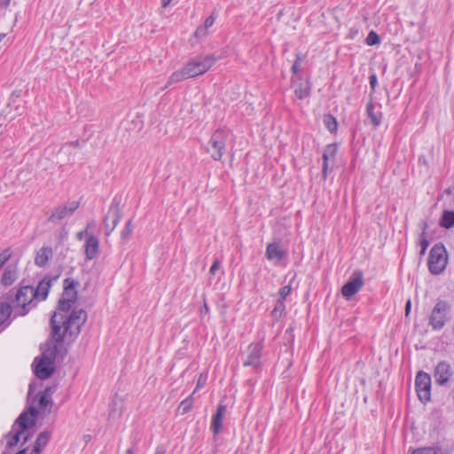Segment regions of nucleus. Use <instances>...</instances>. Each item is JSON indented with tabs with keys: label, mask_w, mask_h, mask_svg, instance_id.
Masks as SVG:
<instances>
[{
	"label": "nucleus",
	"mask_w": 454,
	"mask_h": 454,
	"mask_svg": "<svg viewBox=\"0 0 454 454\" xmlns=\"http://www.w3.org/2000/svg\"><path fill=\"white\" fill-rule=\"evenodd\" d=\"M324 123L330 132H334L337 129L336 119L331 114L325 115Z\"/></svg>",
	"instance_id": "nucleus-33"
},
{
	"label": "nucleus",
	"mask_w": 454,
	"mask_h": 454,
	"mask_svg": "<svg viewBox=\"0 0 454 454\" xmlns=\"http://www.w3.org/2000/svg\"><path fill=\"white\" fill-rule=\"evenodd\" d=\"M427 227H428L427 223L424 222L423 223V231L420 235V239H419V245L421 247V251H420L421 255H423L426 253V250L427 249V247L429 246V241L427 240V233H426Z\"/></svg>",
	"instance_id": "nucleus-31"
},
{
	"label": "nucleus",
	"mask_w": 454,
	"mask_h": 454,
	"mask_svg": "<svg viewBox=\"0 0 454 454\" xmlns=\"http://www.w3.org/2000/svg\"><path fill=\"white\" fill-rule=\"evenodd\" d=\"M364 286V274L361 270H355L348 282L342 286L341 294L343 297L349 300L353 295L359 292Z\"/></svg>",
	"instance_id": "nucleus-8"
},
{
	"label": "nucleus",
	"mask_w": 454,
	"mask_h": 454,
	"mask_svg": "<svg viewBox=\"0 0 454 454\" xmlns=\"http://www.w3.org/2000/svg\"><path fill=\"white\" fill-rule=\"evenodd\" d=\"M334 160L333 158H329L327 155L323 153V174L326 176L327 169L329 166V162H333Z\"/></svg>",
	"instance_id": "nucleus-41"
},
{
	"label": "nucleus",
	"mask_w": 454,
	"mask_h": 454,
	"mask_svg": "<svg viewBox=\"0 0 454 454\" xmlns=\"http://www.w3.org/2000/svg\"><path fill=\"white\" fill-rule=\"evenodd\" d=\"M121 219V209L118 205L112 204L104 217L105 234L109 236Z\"/></svg>",
	"instance_id": "nucleus-9"
},
{
	"label": "nucleus",
	"mask_w": 454,
	"mask_h": 454,
	"mask_svg": "<svg viewBox=\"0 0 454 454\" xmlns=\"http://www.w3.org/2000/svg\"><path fill=\"white\" fill-rule=\"evenodd\" d=\"M411 309V302L410 300H408L405 304V315L406 316H408L410 314Z\"/></svg>",
	"instance_id": "nucleus-50"
},
{
	"label": "nucleus",
	"mask_w": 454,
	"mask_h": 454,
	"mask_svg": "<svg viewBox=\"0 0 454 454\" xmlns=\"http://www.w3.org/2000/svg\"><path fill=\"white\" fill-rule=\"evenodd\" d=\"M126 454H134L133 450L132 449L127 450Z\"/></svg>",
	"instance_id": "nucleus-59"
},
{
	"label": "nucleus",
	"mask_w": 454,
	"mask_h": 454,
	"mask_svg": "<svg viewBox=\"0 0 454 454\" xmlns=\"http://www.w3.org/2000/svg\"><path fill=\"white\" fill-rule=\"evenodd\" d=\"M448 263L447 251L443 245H434L429 253L428 269L434 275L441 274L446 268Z\"/></svg>",
	"instance_id": "nucleus-3"
},
{
	"label": "nucleus",
	"mask_w": 454,
	"mask_h": 454,
	"mask_svg": "<svg viewBox=\"0 0 454 454\" xmlns=\"http://www.w3.org/2000/svg\"><path fill=\"white\" fill-rule=\"evenodd\" d=\"M51 336L56 343H61L67 333H74V330L66 324L64 314L54 313L51 318Z\"/></svg>",
	"instance_id": "nucleus-6"
},
{
	"label": "nucleus",
	"mask_w": 454,
	"mask_h": 454,
	"mask_svg": "<svg viewBox=\"0 0 454 454\" xmlns=\"http://www.w3.org/2000/svg\"><path fill=\"white\" fill-rule=\"evenodd\" d=\"M214 22H215V18L211 15L206 19L203 27H205L206 28H208L211 26H213Z\"/></svg>",
	"instance_id": "nucleus-48"
},
{
	"label": "nucleus",
	"mask_w": 454,
	"mask_h": 454,
	"mask_svg": "<svg viewBox=\"0 0 454 454\" xmlns=\"http://www.w3.org/2000/svg\"><path fill=\"white\" fill-rule=\"evenodd\" d=\"M76 298L75 284L74 281H70L69 278H67L65 280V287L61 299L74 303Z\"/></svg>",
	"instance_id": "nucleus-22"
},
{
	"label": "nucleus",
	"mask_w": 454,
	"mask_h": 454,
	"mask_svg": "<svg viewBox=\"0 0 454 454\" xmlns=\"http://www.w3.org/2000/svg\"><path fill=\"white\" fill-rule=\"evenodd\" d=\"M99 251V240L98 239L90 234L86 238L85 245H84V252L86 255V259L91 261L97 258Z\"/></svg>",
	"instance_id": "nucleus-15"
},
{
	"label": "nucleus",
	"mask_w": 454,
	"mask_h": 454,
	"mask_svg": "<svg viewBox=\"0 0 454 454\" xmlns=\"http://www.w3.org/2000/svg\"><path fill=\"white\" fill-rule=\"evenodd\" d=\"M450 307L445 301H438L429 316L428 325L435 331L441 330L448 320Z\"/></svg>",
	"instance_id": "nucleus-5"
},
{
	"label": "nucleus",
	"mask_w": 454,
	"mask_h": 454,
	"mask_svg": "<svg viewBox=\"0 0 454 454\" xmlns=\"http://www.w3.org/2000/svg\"><path fill=\"white\" fill-rule=\"evenodd\" d=\"M35 401L37 400L38 401V404L40 406V408L42 409H45L47 408L48 406H51L52 405V403H51V399H44V398H42V399H34Z\"/></svg>",
	"instance_id": "nucleus-43"
},
{
	"label": "nucleus",
	"mask_w": 454,
	"mask_h": 454,
	"mask_svg": "<svg viewBox=\"0 0 454 454\" xmlns=\"http://www.w3.org/2000/svg\"><path fill=\"white\" fill-rule=\"evenodd\" d=\"M33 292V286H21L17 291L13 302L15 308L19 309L20 316H25L28 313V306L35 300Z\"/></svg>",
	"instance_id": "nucleus-7"
},
{
	"label": "nucleus",
	"mask_w": 454,
	"mask_h": 454,
	"mask_svg": "<svg viewBox=\"0 0 454 454\" xmlns=\"http://www.w3.org/2000/svg\"><path fill=\"white\" fill-rule=\"evenodd\" d=\"M418 397H430L431 377L428 373L419 372L415 379Z\"/></svg>",
	"instance_id": "nucleus-11"
},
{
	"label": "nucleus",
	"mask_w": 454,
	"mask_h": 454,
	"mask_svg": "<svg viewBox=\"0 0 454 454\" xmlns=\"http://www.w3.org/2000/svg\"><path fill=\"white\" fill-rule=\"evenodd\" d=\"M53 372L54 364H51L40 358L38 359V362L35 366V373L39 379H47L53 373Z\"/></svg>",
	"instance_id": "nucleus-16"
},
{
	"label": "nucleus",
	"mask_w": 454,
	"mask_h": 454,
	"mask_svg": "<svg viewBox=\"0 0 454 454\" xmlns=\"http://www.w3.org/2000/svg\"><path fill=\"white\" fill-rule=\"evenodd\" d=\"M380 43V35L374 32V31H371L367 37H366V43L368 45H375V44H378Z\"/></svg>",
	"instance_id": "nucleus-36"
},
{
	"label": "nucleus",
	"mask_w": 454,
	"mask_h": 454,
	"mask_svg": "<svg viewBox=\"0 0 454 454\" xmlns=\"http://www.w3.org/2000/svg\"><path fill=\"white\" fill-rule=\"evenodd\" d=\"M229 137V132L223 129H217L212 135L206 150L215 160H220L224 154Z\"/></svg>",
	"instance_id": "nucleus-2"
},
{
	"label": "nucleus",
	"mask_w": 454,
	"mask_h": 454,
	"mask_svg": "<svg viewBox=\"0 0 454 454\" xmlns=\"http://www.w3.org/2000/svg\"><path fill=\"white\" fill-rule=\"evenodd\" d=\"M66 324L69 325V326L74 330V334H78L80 333L82 325L85 323L87 319V313L83 309L73 310L71 314L68 316L64 314Z\"/></svg>",
	"instance_id": "nucleus-12"
},
{
	"label": "nucleus",
	"mask_w": 454,
	"mask_h": 454,
	"mask_svg": "<svg viewBox=\"0 0 454 454\" xmlns=\"http://www.w3.org/2000/svg\"><path fill=\"white\" fill-rule=\"evenodd\" d=\"M207 380V373H200V375L197 380V386H196L194 391L188 397H192V395H194L200 388L204 387L206 386Z\"/></svg>",
	"instance_id": "nucleus-37"
},
{
	"label": "nucleus",
	"mask_w": 454,
	"mask_h": 454,
	"mask_svg": "<svg viewBox=\"0 0 454 454\" xmlns=\"http://www.w3.org/2000/svg\"><path fill=\"white\" fill-rule=\"evenodd\" d=\"M215 63V58L212 55L198 57L189 61L184 69L188 78H193L206 73Z\"/></svg>",
	"instance_id": "nucleus-4"
},
{
	"label": "nucleus",
	"mask_w": 454,
	"mask_h": 454,
	"mask_svg": "<svg viewBox=\"0 0 454 454\" xmlns=\"http://www.w3.org/2000/svg\"><path fill=\"white\" fill-rule=\"evenodd\" d=\"M369 80H370V86H371L372 90H374L376 88V85H377L376 74H373L370 75Z\"/></svg>",
	"instance_id": "nucleus-47"
},
{
	"label": "nucleus",
	"mask_w": 454,
	"mask_h": 454,
	"mask_svg": "<svg viewBox=\"0 0 454 454\" xmlns=\"http://www.w3.org/2000/svg\"><path fill=\"white\" fill-rule=\"evenodd\" d=\"M70 145L78 146L79 145V142L78 141L72 142V143H70Z\"/></svg>",
	"instance_id": "nucleus-58"
},
{
	"label": "nucleus",
	"mask_w": 454,
	"mask_h": 454,
	"mask_svg": "<svg viewBox=\"0 0 454 454\" xmlns=\"http://www.w3.org/2000/svg\"><path fill=\"white\" fill-rule=\"evenodd\" d=\"M34 387H35V384L34 383H30L27 397H42V398H43V397H51V395H52L54 394V391H53L52 387H46L43 390V392H39L35 396H33Z\"/></svg>",
	"instance_id": "nucleus-30"
},
{
	"label": "nucleus",
	"mask_w": 454,
	"mask_h": 454,
	"mask_svg": "<svg viewBox=\"0 0 454 454\" xmlns=\"http://www.w3.org/2000/svg\"><path fill=\"white\" fill-rule=\"evenodd\" d=\"M94 225H95V223L93 221L90 222V223H88L87 227H86L85 230L88 231L89 229L93 228Z\"/></svg>",
	"instance_id": "nucleus-55"
},
{
	"label": "nucleus",
	"mask_w": 454,
	"mask_h": 454,
	"mask_svg": "<svg viewBox=\"0 0 454 454\" xmlns=\"http://www.w3.org/2000/svg\"><path fill=\"white\" fill-rule=\"evenodd\" d=\"M17 279V270L14 268L6 267L1 278L2 285L11 286Z\"/></svg>",
	"instance_id": "nucleus-25"
},
{
	"label": "nucleus",
	"mask_w": 454,
	"mask_h": 454,
	"mask_svg": "<svg viewBox=\"0 0 454 454\" xmlns=\"http://www.w3.org/2000/svg\"><path fill=\"white\" fill-rule=\"evenodd\" d=\"M411 454H437V450L434 448H422L414 450Z\"/></svg>",
	"instance_id": "nucleus-42"
},
{
	"label": "nucleus",
	"mask_w": 454,
	"mask_h": 454,
	"mask_svg": "<svg viewBox=\"0 0 454 454\" xmlns=\"http://www.w3.org/2000/svg\"><path fill=\"white\" fill-rule=\"evenodd\" d=\"M262 345L261 343H254L248 346V354L247 359L244 361V366H253L257 368L261 365Z\"/></svg>",
	"instance_id": "nucleus-14"
},
{
	"label": "nucleus",
	"mask_w": 454,
	"mask_h": 454,
	"mask_svg": "<svg viewBox=\"0 0 454 454\" xmlns=\"http://www.w3.org/2000/svg\"><path fill=\"white\" fill-rule=\"evenodd\" d=\"M51 287V280L50 279H43L39 282L35 288L33 287V294H35V299L37 301H43L48 296L49 291Z\"/></svg>",
	"instance_id": "nucleus-20"
},
{
	"label": "nucleus",
	"mask_w": 454,
	"mask_h": 454,
	"mask_svg": "<svg viewBox=\"0 0 454 454\" xmlns=\"http://www.w3.org/2000/svg\"><path fill=\"white\" fill-rule=\"evenodd\" d=\"M186 79H189V78H188L187 74H185V71L184 68H182L181 70L176 71L169 76L167 84L163 88H161V90L167 89L168 87H169L176 82H179L186 80Z\"/></svg>",
	"instance_id": "nucleus-26"
},
{
	"label": "nucleus",
	"mask_w": 454,
	"mask_h": 454,
	"mask_svg": "<svg viewBox=\"0 0 454 454\" xmlns=\"http://www.w3.org/2000/svg\"><path fill=\"white\" fill-rule=\"evenodd\" d=\"M285 309H286L285 301H283L282 300H278L277 303L271 312L272 317L276 320H278L282 317Z\"/></svg>",
	"instance_id": "nucleus-32"
},
{
	"label": "nucleus",
	"mask_w": 454,
	"mask_h": 454,
	"mask_svg": "<svg viewBox=\"0 0 454 454\" xmlns=\"http://www.w3.org/2000/svg\"><path fill=\"white\" fill-rule=\"evenodd\" d=\"M57 355V343L52 340H48L45 343V348L43 350L40 359L54 364Z\"/></svg>",
	"instance_id": "nucleus-18"
},
{
	"label": "nucleus",
	"mask_w": 454,
	"mask_h": 454,
	"mask_svg": "<svg viewBox=\"0 0 454 454\" xmlns=\"http://www.w3.org/2000/svg\"><path fill=\"white\" fill-rule=\"evenodd\" d=\"M51 434L47 431L41 432L35 442V445L29 454H40L43 449L48 444Z\"/></svg>",
	"instance_id": "nucleus-23"
},
{
	"label": "nucleus",
	"mask_w": 454,
	"mask_h": 454,
	"mask_svg": "<svg viewBox=\"0 0 454 454\" xmlns=\"http://www.w3.org/2000/svg\"><path fill=\"white\" fill-rule=\"evenodd\" d=\"M219 268H220V262H219V260L215 259L209 270L210 274L215 275V272L219 270Z\"/></svg>",
	"instance_id": "nucleus-46"
},
{
	"label": "nucleus",
	"mask_w": 454,
	"mask_h": 454,
	"mask_svg": "<svg viewBox=\"0 0 454 454\" xmlns=\"http://www.w3.org/2000/svg\"><path fill=\"white\" fill-rule=\"evenodd\" d=\"M132 231H133L132 220H129L126 223L124 229L121 232V238L122 239H128L129 238L130 234L132 233Z\"/></svg>",
	"instance_id": "nucleus-35"
},
{
	"label": "nucleus",
	"mask_w": 454,
	"mask_h": 454,
	"mask_svg": "<svg viewBox=\"0 0 454 454\" xmlns=\"http://www.w3.org/2000/svg\"><path fill=\"white\" fill-rule=\"evenodd\" d=\"M10 1L11 0H0V6L6 8L9 5Z\"/></svg>",
	"instance_id": "nucleus-53"
},
{
	"label": "nucleus",
	"mask_w": 454,
	"mask_h": 454,
	"mask_svg": "<svg viewBox=\"0 0 454 454\" xmlns=\"http://www.w3.org/2000/svg\"><path fill=\"white\" fill-rule=\"evenodd\" d=\"M324 153L327 155L329 158H333L335 160V156L337 153V146L334 144L328 145L324 150Z\"/></svg>",
	"instance_id": "nucleus-39"
},
{
	"label": "nucleus",
	"mask_w": 454,
	"mask_h": 454,
	"mask_svg": "<svg viewBox=\"0 0 454 454\" xmlns=\"http://www.w3.org/2000/svg\"><path fill=\"white\" fill-rule=\"evenodd\" d=\"M80 203L76 200L68 202L66 205L59 206L56 207L48 221L51 223H58L60 220L68 217L73 215V213L79 207Z\"/></svg>",
	"instance_id": "nucleus-10"
},
{
	"label": "nucleus",
	"mask_w": 454,
	"mask_h": 454,
	"mask_svg": "<svg viewBox=\"0 0 454 454\" xmlns=\"http://www.w3.org/2000/svg\"><path fill=\"white\" fill-rule=\"evenodd\" d=\"M192 406V399H184L178 406L177 411L184 415L187 413Z\"/></svg>",
	"instance_id": "nucleus-34"
},
{
	"label": "nucleus",
	"mask_w": 454,
	"mask_h": 454,
	"mask_svg": "<svg viewBox=\"0 0 454 454\" xmlns=\"http://www.w3.org/2000/svg\"><path fill=\"white\" fill-rule=\"evenodd\" d=\"M440 226L450 229L454 226V211L444 210L439 223Z\"/></svg>",
	"instance_id": "nucleus-27"
},
{
	"label": "nucleus",
	"mask_w": 454,
	"mask_h": 454,
	"mask_svg": "<svg viewBox=\"0 0 454 454\" xmlns=\"http://www.w3.org/2000/svg\"><path fill=\"white\" fill-rule=\"evenodd\" d=\"M153 454H166V450L163 447H158Z\"/></svg>",
	"instance_id": "nucleus-52"
},
{
	"label": "nucleus",
	"mask_w": 454,
	"mask_h": 454,
	"mask_svg": "<svg viewBox=\"0 0 454 454\" xmlns=\"http://www.w3.org/2000/svg\"><path fill=\"white\" fill-rule=\"evenodd\" d=\"M87 231L84 230V231H81L79 232L76 233V239L78 240H82L85 237V234H86Z\"/></svg>",
	"instance_id": "nucleus-49"
},
{
	"label": "nucleus",
	"mask_w": 454,
	"mask_h": 454,
	"mask_svg": "<svg viewBox=\"0 0 454 454\" xmlns=\"http://www.w3.org/2000/svg\"><path fill=\"white\" fill-rule=\"evenodd\" d=\"M301 61V57L300 54H298L296 56V60L294 61L293 67H292V72L294 74H297L299 72V65H300V62Z\"/></svg>",
	"instance_id": "nucleus-45"
},
{
	"label": "nucleus",
	"mask_w": 454,
	"mask_h": 454,
	"mask_svg": "<svg viewBox=\"0 0 454 454\" xmlns=\"http://www.w3.org/2000/svg\"><path fill=\"white\" fill-rule=\"evenodd\" d=\"M53 251L51 247H41L35 255V263L38 267H44L48 261L52 257Z\"/></svg>",
	"instance_id": "nucleus-19"
},
{
	"label": "nucleus",
	"mask_w": 454,
	"mask_h": 454,
	"mask_svg": "<svg viewBox=\"0 0 454 454\" xmlns=\"http://www.w3.org/2000/svg\"><path fill=\"white\" fill-rule=\"evenodd\" d=\"M209 309L206 303V301L204 300V305L200 309V314L203 316L204 314H207L208 312Z\"/></svg>",
	"instance_id": "nucleus-51"
},
{
	"label": "nucleus",
	"mask_w": 454,
	"mask_h": 454,
	"mask_svg": "<svg viewBox=\"0 0 454 454\" xmlns=\"http://www.w3.org/2000/svg\"><path fill=\"white\" fill-rule=\"evenodd\" d=\"M291 290H292V288L289 285L283 286L279 290V293H278L279 298L278 300H282L283 301H285L286 297L290 294Z\"/></svg>",
	"instance_id": "nucleus-40"
},
{
	"label": "nucleus",
	"mask_w": 454,
	"mask_h": 454,
	"mask_svg": "<svg viewBox=\"0 0 454 454\" xmlns=\"http://www.w3.org/2000/svg\"><path fill=\"white\" fill-rule=\"evenodd\" d=\"M26 451H27V449L25 448V449L18 451L16 454H26Z\"/></svg>",
	"instance_id": "nucleus-57"
},
{
	"label": "nucleus",
	"mask_w": 454,
	"mask_h": 454,
	"mask_svg": "<svg viewBox=\"0 0 454 454\" xmlns=\"http://www.w3.org/2000/svg\"><path fill=\"white\" fill-rule=\"evenodd\" d=\"M226 413V406L223 403H220L217 407V411L215 414L212 418L211 422V429L213 430L215 434H218L223 427V419Z\"/></svg>",
	"instance_id": "nucleus-17"
},
{
	"label": "nucleus",
	"mask_w": 454,
	"mask_h": 454,
	"mask_svg": "<svg viewBox=\"0 0 454 454\" xmlns=\"http://www.w3.org/2000/svg\"><path fill=\"white\" fill-rule=\"evenodd\" d=\"M172 0H161V5L162 7H167L170 3H171Z\"/></svg>",
	"instance_id": "nucleus-54"
},
{
	"label": "nucleus",
	"mask_w": 454,
	"mask_h": 454,
	"mask_svg": "<svg viewBox=\"0 0 454 454\" xmlns=\"http://www.w3.org/2000/svg\"><path fill=\"white\" fill-rule=\"evenodd\" d=\"M72 304L73 302L60 299L58 305V309L59 310V313H67L70 310Z\"/></svg>",
	"instance_id": "nucleus-38"
},
{
	"label": "nucleus",
	"mask_w": 454,
	"mask_h": 454,
	"mask_svg": "<svg viewBox=\"0 0 454 454\" xmlns=\"http://www.w3.org/2000/svg\"><path fill=\"white\" fill-rule=\"evenodd\" d=\"M207 28L203 26L199 27L195 31V36L198 38L205 36L207 35Z\"/></svg>",
	"instance_id": "nucleus-44"
},
{
	"label": "nucleus",
	"mask_w": 454,
	"mask_h": 454,
	"mask_svg": "<svg viewBox=\"0 0 454 454\" xmlns=\"http://www.w3.org/2000/svg\"><path fill=\"white\" fill-rule=\"evenodd\" d=\"M5 36V34H0V42L2 41V39Z\"/></svg>",
	"instance_id": "nucleus-60"
},
{
	"label": "nucleus",
	"mask_w": 454,
	"mask_h": 454,
	"mask_svg": "<svg viewBox=\"0 0 454 454\" xmlns=\"http://www.w3.org/2000/svg\"><path fill=\"white\" fill-rule=\"evenodd\" d=\"M452 376V371L450 364L446 361H442L434 368V377L441 386H444L448 383L450 377Z\"/></svg>",
	"instance_id": "nucleus-13"
},
{
	"label": "nucleus",
	"mask_w": 454,
	"mask_h": 454,
	"mask_svg": "<svg viewBox=\"0 0 454 454\" xmlns=\"http://www.w3.org/2000/svg\"><path fill=\"white\" fill-rule=\"evenodd\" d=\"M12 308L5 301L0 302V327L6 326L10 324V317L12 315Z\"/></svg>",
	"instance_id": "nucleus-24"
},
{
	"label": "nucleus",
	"mask_w": 454,
	"mask_h": 454,
	"mask_svg": "<svg viewBox=\"0 0 454 454\" xmlns=\"http://www.w3.org/2000/svg\"><path fill=\"white\" fill-rule=\"evenodd\" d=\"M38 411L33 404L19 416L12 430L4 437L7 448L16 446L20 441L25 443L32 437L30 429L35 426Z\"/></svg>",
	"instance_id": "nucleus-1"
},
{
	"label": "nucleus",
	"mask_w": 454,
	"mask_h": 454,
	"mask_svg": "<svg viewBox=\"0 0 454 454\" xmlns=\"http://www.w3.org/2000/svg\"><path fill=\"white\" fill-rule=\"evenodd\" d=\"M453 190H454V187H453V188H450H450H448V189L445 191V192H446L447 194H451V193H452V192H453Z\"/></svg>",
	"instance_id": "nucleus-56"
},
{
	"label": "nucleus",
	"mask_w": 454,
	"mask_h": 454,
	"mask_svg": "<svg viewBox=\"0 0 454 454\" xmlns=\"http://www.w3.org/2000/svg\"><path fill=\"white\" fill-rule=\"evenodd\" d=\"M285 252L281 249L278 243H270L266 247L265 255L268 260L281 261L284 257Z\"/></svg>",
	"instance_id": "nucleus-21"
},
{
	"label": "nucleus",
	"mask_w": 454,
	"mask_h": 454,
	"mask_svg": "<svg viewBox=\"0 0 454 454\" xmlns=\"http://www.w3.org/2000/svg\"><path fill=\"white\" fill-rule=\"evenodd\" d=\"M294 93L300 99L307 98L310 93V87L308 84L298 83L294 84Z\"/></svg>",
	"instance_id": "nucleus-29"
},
{
	"label": "nucleus",
	"mask_w": 454,
	"mask_h": 454,
	"mask_svg": "<svg viewBox=\"0 0 454 454\" xmlns=\"http://www.w3.org/2000/svg\"><path fill=\"white\" fill-rule=\"evenodd\" d=\"M366 113L368 117L371 119L372 123L374 126H380L381 123V114L379 115L374 112V105L372 102H369L366 106Z\"/></svg>",
	"instance_id": "nucleus-28"
}]
</instances>
